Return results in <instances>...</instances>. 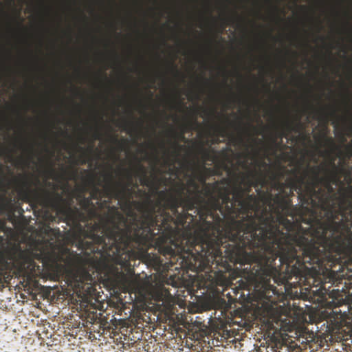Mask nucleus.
Instances as JSON below:
<instances>
[{
  "mask_svg": "<svg viewBox=\"0 0 352 352\" xmlns=\"http://www.w3.org/2000/svg\"><path fill=\"white\" fill-rule=\"evenodd\" d=\"M184 171L186 184L178 182L173 188L159 192L158 200L151 199L156 208L148 223L152 234L149 248L168 260L153 255V265L168 272H210L219 252V195H226L227 190L220 187V182L200 188L192 173Z\"/></svg>",
  "mask_w": 352,
  "mask_h": 352,
  "instance_id": "f257e3e1",
  "label": "nucleus"
},
{
  "mask_svg": "<svg viewBox=\"0 0 352 352\" xmlns=\"http://www.w3.org/2000/svg\"><path fill=\"white\" fill-rule=\"evenodd\" d=\"M228 174L230 180L220 181V187L227 192L226 196L219 195L221 231L214 264L226 270L231 263L240 264V276L254 287L260 298L271 301L272 295H278L271 279L278 285L287 282V276L280 277L279 270L270 263L267 222L273 219L272 214L262 207L256 195H250L252 188L243 172L231 169Z\"/></svg>",
  "mask_w": 352,
  "mask_h": 352,
  "instance_id": "f03ea898",
  "label": "nucleus"
},
{
  "mask_svg": "<svg viewBox=\"0 0 352 352\" xmlns=\"http://www.w3.org/2000/svg\"><path fill=\"white\" fill-rule=\"evenodd\" d=\"M321 166L304 170L305 248L302 260L311 270L308 276L328 272L336 265H343L344 253L350 241L352 216V191L340 189L335 192L333 184L320 177Z\"/></svg>",
  "mask_w": 352,
  "mask_h": 352,
  "instance_id": "7ed1b4c3",
  "label": "nucleus"
},
{
  "mask_svg": "<svg viewBox=\"0 0 352 352\" xmlns=\"http://www.w3.org/2000/svg\"><path fill=\"white\" fill-rule=\"evenodd\" d=\"M300 168L287 170L281 167L277 171H269L268 186L272 190L278 191L288 201L291 211L281 212L278 221H268L267 241L270 250L268 252L270 263L279 270L280 277L287 276L285 288L293 277L298 279L296 283L305 280L311 270L302 260L305 248L304 228L305 209L304 171L299 175ZM282 284H280L281 285Z\"/></svg>",
  "mask_w": 352,
  "mask_h": 352,
  "instance_id": "20e7f679",
  "label": "nucleus"
},
{
  "mask_svg": "<svg viewBox=\"0 0 352 352\" xmlns=\"http://www.w3.org/2000/svg\"><path fill=\"white\" fill-rule=\"evenodd\" d=\"M104 184L101 190L94 184V177H91L92 187L89 198L96 200L100 209L107 208L106 219L100 223H94L87 232V236L91 241H82L80 245L83 248L93 251H104L109 258L121 261L122 258L126 262L131 252L137 249L146 252L149 249V241L152 238L148 224L153 220L152 215L156 208L148 197L144 203H137L140 215L130 210L125 217L118 207L111 206V200L115 199L112 184V173L104 174Z\"/></svg>",
  "mask_w": 352,
  "mask_h": 352,
  "instance_id": "39448f33",
  "label": "nucleus"
},
{
  "mask_svg": "<svg viewBox=\"0 0 352 352\" xmlns=\"http://www.w3.org/2000/svg\"><path fill=\"white\" fill-rule=\"evenodd\" d=\"M230 142L234 146L243 145L245 147V152L239 153V165L245 170V175L248 177L245 179L249 182L252 188L256 189L258 198L262 207L270 210L273 219L278 221L281 218L280 212L283 211H291L288 208V201L280 193L273 195L267 186H268L269 171L263 170L262 168L269 169V164L263 160L254 159L251 155L248 148L249 145L245 142L241 134L237 137L231 135Z\"/></svg>",
  "mask_w": 352,
  "mask_h": 352,
  "instance_id": "423d86ee",
  "label": "nucleus"
},
{
  "mask_svg": "<svg viewBox=\"0 0 352 352\" xmlns=\"http://www.w3.org/2000/svg\"><path fill=\"white\" fill-rule=\"evenodd\" d=\"M79 205L80 208L71 206H64L60 207L58 212L61 214L65 219L68 224H72L74 227L79 229L82 236H80L78 240V248L86 252L98 253L101 256L107 255V252L104 251H93L91 249L83 248L80 245V242L91 241V239L87 236V232L89 230L90 227L94 223H100L102 219H106V213L103 216L100 215L98 208L94 204L91 198L86 197L80 194L78 197Z\"/></svg>",
  "mask_w": 352,
  "mask_h": 352,
  "instance_id": "0eeeda50",
  "label": "nucleus"
},
{
  "mask_svg": "<svg viewBox=\"0 0 352 352\" xmlns=\"http://www.w3.org/2000/svg\"><path fill=\"white\" fill-rule=\"evenodd\" d=\"M172 146L173 150L170 154H169L167 150H165L166 158L164 164L169 166V173L175 175L176 177H178L182 170L191 171L194 177H195L196 180H198L203 186H205L206 184H208L209 183L206 182V172L212 170V169L208 168L204 165L199 166H196L194 162L189 160L182 162L181 168L175 167V162H176L180 151H182L184 147L179 144L177 141L172 142Z\"/></svg>",
  "mask_w": 352,
  "mask_h": 352,
  "instance_id": "6e6552de",
  "label": "nucleus"
},
{
  "mask_svg": "<svg viewBox=\"0 0 352 352\" xmlns=\"http://www.w3.org/2000/svg\"><path fill=\"white\" fill-rule=\"evenodd\" d=\"M32 182L24 177L17 185V192L20 198L25 202H33L36 204L45 206L52 201V193L46 187H54L53 183L45 182V185H41L40 180L36 178L34 184L37 187L32 188Z\"/></svg>",
  "mask_w": 352,
  "mask_h": 352,
  "instance_id": "1a4fd4ad",
  "label": "nucleus"
},
{
  "mask_svg": "<svg viewBox=\"0 0 352 352\" xmlns=\"http://www.w3.org/2000/svg\"><path fill=\"white\" fill-rule=\"evenodd\" d=\"M71 261L75 269L74 280L76 283L77 287H80L85 282L91 281V273H94L99 268V262L90 254L84 257L77 254Z\"/></svg>",
  "mask_w": 352,
  "mask_h": 352,
  "instance_id": "9d476101",
  "label": "nucleus"
},
{
  "mask_svg": "<svg viewBox=\"0 0 352 352\" xmlns=\"http://www.w3.org/2000/svg\"><path fill=\"white\" fill-rule=\"evenodd\" d=\"M200 152L202 159L201 165L205 166L206 162H212L215 164L217 167L222 168L227 173L231 172L230 165L232 164V161L230 159V153H232V150L230 147L227 146L219 151H216L213 149L206 148L201 145Z\"/></svg>",
  "mask_w": 352,
  "mask_h": 352,
  "instance_id": "9b49d317",
  "label": "nucleus"
},
{
  "mask_svg": "<svg viewBox=\"0 0 352 352\" xmlns=\"http://www.w3.org/2000/svg\"><path fill=\"white\" fill-rule=\"evenodd\" d=\"M14 263L19 272L27 278H31L40 272V266L26 251L16 252L14 254Z\"/></svg>",
  "mask_w": 352,
  "mask_h": 352,
  "instance_id": "f8f14e48",
  "label": "nucleus"
},
{
  "mask_svg": "<svg viewBox=\"0 0 352 352\" xmlns=\"http://www.w3.org/2000/svg\"><path fill=\"white\" fill-rule=\"evenodd\" d=\"M133 182V179L126 180V182H124L123 181L116 182L112 175V184L113 190H111L110 192H111L113 195H115V199L122 201L126 203L130 202V199L135 192V190L132 188Z\"/></svg>",
  "mask_w": 352,
  "mask_h": 352,
  "instance_id": "ddd939ff",
  "label": "nucleus"
},
{
  "mask_svg": "<svg viewBox=\"0 0 352 352\" xmlns=\"http://www.w3.org/2000/svg\"><path fill=\"white\" fill-rule=\"evenodd\" d=\"M137 175H140V184L151 188L159 196V192L161 191L159 190L161 182L162 180L166 182L167 179L159 177L155 175H153L151 177H148L145 167L140 162L137 164Z\"/></svg>",
  "mask_w": 352,
  "mask_h": 352,
  "instance_id": "4468645a",
  "label": "nucleus"
},
{
  "mask_svg": "<svg viewBox=\"0 0 352 352\" xmlns=\"http://www.w3.org/2000/svg\"><path fill=\"white\" fill-rule=\"evenodd\" d=\"M331 168L327 166H322V171H324L325 175L324 176L327 180H329L333 185H342V182L340 179L339 174L345 171L344 168H339L335 164V158H332L330 160Z\"/></svg>",
  "mask_w": 352,
  "mask_h": 352,
  "instance_id": "2eb2a0df",
  "label": "nucleus"
},
{
  "mask_svg": "<svg viewBox=\"0 0 352 352\" xmlns=\"http://www.w3.org/2000/svg\"><path fill=\"white\" fill-rule=\"evenodd\" d=\"M302 129L303 126L300 121L299 117L296 119L295 122L287 120L283 123L281 128L280 129H277L276 130V138L274 139V141H276V139L277 138L281 139L283 138H287L289 135V134L292 131L297 133Z\"/></svg>",
  "mask_w": 352,
  "mask_h": 352,
  "instance_id": "dca6fc26",
  "label": "nucleus"
},
{
  "mask_svg": "<svg viewBox=\"0 0 352 352\" xmlns=\"http://www.w3.org/2000/svg\"><path fill=\"white\" fill-rule=\"evenodd\" d=\"M324 144L327 146L331 147L333 150L338 151V156L342 158H349L352 157V145L348 144L345 146L346 151H342L340 147L337 146L335 144L333 139L331 137H323Z\"/></svg>",
  "mask_w": 352,
  "mask_h": 352,
  "instance_id": "f3484780",
  "label": "nucleus"
},
{
  "mask_svg": "<svg viewBox=\"0 0 352 352\" xmlns=\"http://www.w3.org/2000/svg\"><path fill=\"white\" fill-rule=\"evenodd\" d=\"M315 113L318 120L324 121L326 123L329 121L330 118H338L337 113L335 109L327 111L325 109L322 108L320 109L316 110Z\"/></svg>",
  "mask_w": 352,
  "mask_h": 352,
  "instance_id": "a211bd4d",
  "label": "nucleus"
},
{
  "mask_svg": "<svg viewBox=\"0 0 352 352\" xmlns=\"http://www.w3.org/2000/svg\"><path fill=\"white\" fill-rule=\"evenodd\" d=\"M212 129L214 130L213 134L215 135V137L211 140V144H218L221 142L219 137H226L228 134V131L225 127L220 125L213 126Z\"/></svg>",
  "mask_w": 352,
  "mask_h": 352,
  "instance_id": "6ab92c4d",
  "label": "nucleus"
},
{
  "mask_svg": "<svg viewBox=\"0 0 352 352\" xmlns=\"http://www.w3.org/2000/svg\"><path fill=\"white\" fill-rule=\"evenodd\" d=\"M183 274L182 275H180L179 272L178 273V274H166V276H169V278L167 280L166 283L177 287L181 283V278Z\"/></svg>",
  "mask_w": 352,
  "mask_h": 352,
  "instance_id": "aec40b11",
  "label": "nucleus"
},
{
  "mask_svg": "<svg viewBox=\"0 0 352 352\" xmlns=\"http://www.w3.org/2000/svg\"><path fill=\"white\" fill-rule=\"evenodd\" d=\"M80 149L82 153V157L80 158V164H85L87 162V153H91L93 151L94 146H91L87 149H85L82 147H80Z\"/></svg>",
  "mask_w": 352,
  "mask_h": 352,
  "instance_id": "412c9836",
  "label": "nucleus"
},
{
  "mask_svg": "<svg viewBox=\"0 0 352 352\" xmlns=\"http://www.w3.org/2000/svg\"><path fill=\"white\" fill-rule=\"evenodd\" d=\"M160 296H159V300H162L163 299V296L164 298H168L169 296H171V294H170L169 291L166 289L165 287H162L160 288Z\"/></svg>",
  "mask_w": 352,
  "mask_h": 352,
  "instance_id": "4be33fe9",
  "label": "nucleus"
},
{
  "mask_svg": "<svg viewBox=\"0 0 352 352\" xmlns=\"http://www.w3.org/2000/svg\"><path fill=\"white\" fill-rule=\"evenodd\" d=\"M168 133L174 137H177L178 138H179L182 140H184V141L186 140V138L184 137V133L177 134L173 129H171L168 131Z\"/></svg>",
  "mask_w": 352,
  "mask_h": 352,
  "instance_id": "5701e85b",
  "label": "nucleus"
},
{
  "mask_svg": "<svg viewBox=\"0 0 352 352\" xmlns=\"http://www.w3.org/2000/svg\"><path fill=\"white\" fill-rule=\"evenodd\" d=\"M124 173V177H126V180L133 179V174L131 170L127 169H123Z\"/></svg>",
  "mask_w": 352,
  "mask_h": 352,
  "instance_id": "b1692460",
  "label": "nucleus"
},
{
  "mask_svg": "<svg viewBox=\"0 0 352 352\" xmlns=\"http://www.w3.org/2000/svg\"><path fill=\"white\" fill-rule=\"evenodd\" d=\"M112 141L115 143H117L119 144V146L121 147V148H123L124 146V144H125V142H126V140L125 139H122L120 141H119L117 138L116 137H113L112 138Z\"/></svg>",
  "mask_w": 352,
  "mask_h": 352,
  "instance_id": "393cba45",
  "label": "nucleus"
},
{
  "mask_svg": "<svg viewBox=\"0 0 352 352\" xmlns=\"http://www.w3.org/2000/svg\"><path fill=\"white\" fill-rule=\"evenodd\" d=\"M23 151L27 152L29 155H32L34 153V148L32 146L29 147H25L23 148Z\"/></svg>",
  "mask_w": 352,
  "mask_h": 352,
  "instance_id": "a878e982",
  "label": "nucleus"
},
{
  "mask_svg": "<svg viewBox=\"0 0 352 352\" xmlns=\"http://www.w3.org/2000/svg\"><path fill=\"white\" fill-rule=\"evenodd\" d=\"M94 139H95V140H98V139H100V133L98 131V130L95 132V133H94Z\"/></svg>",
  "mask_w": 352,
  "mask_h": 352,
  "instance_id": "bb28decb",
  "label": "nucleus"
},
{
  "mask_svg": "<svg viewBox=\"0 0 352 352\" xmlns=\"http://www.w3.org/2000/svg\"><path fill=\"white\" fill-rule=\"evenodd\" d=\"M171 65V67H172V69H173V71L177 74H179V72L176 67L175 65H174V64L173 63H170Z\"/></svg>",
  "mask_w": 352,
  "mask_h": 352,
  "instance_id": "cd10ccee",
  "label": "nucleus"
},
{
  "mask_svg": "<svg viewBox=\"0 0 352 352\" xmlns=\"http://www.w3.org/2000/svg\"><path fill=\"white\" fill-rule=\"evenodd\" d=\"M307 135H305V134H300V138L302 140H305L307 138Z\"/></svg>",
  "mask_w": 352,
  "mask_h": 352,
  "instance_id": "c85d7f7f",
  "label": "nucleus"
},
{
  "mask_svg": "<svg viewBox=\"0 0 352 352\" xmlns=\"http://www.w3.org/2000/svg\"><path fill=\"white\" fill-rule=\"evenodd\" d=\"M132 125H133V123L129 122H125V123H124L125 128H126L127 126H132Z\"/></svg>",
  "mask_w": 352,
  "mask_h": 352,
  "instance_id": "c756f323",
  "label": "nucleus"
},
{
  "mask_svg": "<svg viewBox=\"0 0 352 352\" xmlns=\"http://www.w3.org/2000/svg\"><path fill=\"white\" fill-rule=\"evenodd\" d=\"M341 141L342 143H344L346 141V138L344 137V134L341 135Z\"/></svg>",
  "mask_w": 352,
  "mask_h": 352,
  "instance_id": "7c9ffc66",
  "label": "nucleus"
},
{
  "mask_svg": "<svg viewBox=\"0 0 352 352\" xmlns=\"http://www.w3.org/2000/svg\"><path fill=\"white\" fill-rule=\"evenodd\" d=\"M333 124H334V127L336 128V129L338 127V126H339V122H338V121H337V120H336V121H334V122H333Z\"/></svg>",
  "mask_w": 352,
  "mask_h": 352,
  "instance_id": "2f4dec72",
  "label": "nucleus"
},
{
  "mask_svg": "<svg viewBox=\"0 0 352 352\" xmlns=\"http://www.w3.org/2000/svg\"><path fill=\"white\" fill-rule=\"evenodd\" d=\"M132 188H133V189H134V188H138V183H136V182L135 183V182H133V184H132Z\"/></svg>",
  "mask_w": 352,
  "mask_h": 352,
  "instance_id": "473e14b6",
  "label": "nucleus"
},
{
  "mask_svg": "<svg viewBox=\"0 0 352 352\" xmlns=\"http://www.w3.org/2000/svg\"><path fill=\"white\" fill-rule=\"evenodd\" d=\"M346 177H347L349 179H351V173H350V171H347V173H346Z\"/></svg>",
  "mask_w": 352,
  "mask_h": 352,
  "instance_id": "72a5a7b5",
  "label": "nucleus"
},
{
  "mask_svg": "<svg viewBox=\"0 0 352 352\" xmlns=\"http://www.w3.org/2000/svg\"><path fill=\"white\" fill-rule=\"evenodd\" d=\"M56 196H57V198H58L59 200H62V199H63V198H62V197H61L60 195H58V194H57V195H56Z\"/></svg>",
  "mask_w": 352,
  "mask_h": 352,
  "instance_id": "f704fd0d",
  "label": "nucleus"
},
{
  "mask_svg": "<svg viewBox=\"0 0 352 352\" xmlns=\"http://www.w3.org/2000/svg\"><path fill=\"white\" fill-rule=\"evenodd\" d=\"M155 159L156 160L157 162H159V158L157 157V156H155Z\"/></svg>",
  "mask_w": 352,
  "mask_h": 352,
  "instance_id": "c9c22d12",
  "label": "nucleus"
},
{
  "mask_svg": "<svg viewBox=\"0 0 352 352\" xmlns=\"http://www.w3.org/2000/svg\"><path fill=\"white\" fill-rule=\"evenodd\" d=\"M161 146H162V147L163 148H164V149H165V145H164V143H162Z\"/></svg>",
  "mask_w": 352,
  "mask_h": 352,
  "instance_id": "e433bc0d",
  "label": "nucleus"
},
{
  "mask_svg": "<svg viewBox=\"0 0 352 352\" xmlns=\"http://www.w3.org/2000/svg\"><path fill=\"white\" fill-rule=\"evenodd\" d=\"M320 38L321 40H324V37H320Z\"/></svg>",
  "mask_w": 352,
  "mask_h": 352,
  "instance_id": "4c0bfd02",
  "label": "nucleus"
},
{
  "mask_svg": "<svg viewBox=\"0 0 352 352\" xmlns=\"http://www.w3.org/2000/svg\"><path fill=\"white\" fill-rule=\"evenodd\" d=\"M98 184H99L100 186H102V183H101L100 182H99Z\"/></svg>",
  "mask_w": 352,
  "mask_h": 352,
  "instance_id": "58836bf2",
  "label": "nucleus"
}]
</instances>
